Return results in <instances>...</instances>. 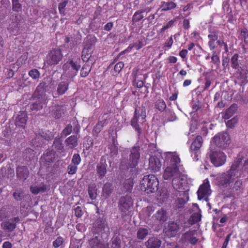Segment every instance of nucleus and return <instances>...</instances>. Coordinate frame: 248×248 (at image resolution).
<instances>
[{
    "mask_svg": "<svg viewBox=\"0 0 248 248\" xmlns=\"http://www.w3.org/2000/svg\"><path fill=\"white\" fill-rule=\"evenodd\" d=\"M23 154L25 158L29 159H31L34 156V151L31 148H27Z\"/></svg>",
    "mask_w": 248,
    "mask_h": 248,
    "instance_id": "60",
    "label": "nucleus"
},
{
    "mask_svg": "<svg viewBox=\"0 0 248 248\" xmlns=\"http://www.w3.org/2000/svg\"><path fill=\"white\" fill-rule=\"evenodd\" d=\"M155 219L160 222H164L167 219V213L165 209L161 208L159 209L154 215Z\"/></svg>",
    "mask_w": 248,
    "mask_h": 248,
    "instance_id": "33",
    "label": "nucleus"
},
{
    "mask_svg": "<svg viewBox=\"0 0 248 248\" xmlns=\"http://www.w3.org/2000/svg\"><path fill=\"white\" fill-rule=\"evenodd\" d=\"M93 229L95 233H102L106 228L105 221L100 218H97L93 224Z\"/></svg>",
    "mask_w": 248,
    "mask_h": 248,
    "instance_id": "23",
    "label": "nucleus"
},
{
    "mask_svg": "<svg viewBox=\"0 0 248 248\" xmlns=\"http://www.w3.org/2000/svg\"><path fill=\"white\" fill-rule=\"evenodd\" d=\"M203 143V139L202 136H197L193 141L191 146V151H200Z\"/></svg>",
    "mask_w": 248,
    "mask_h": 248,
    "instance_id": "29",
    "label": "nucleus"
},
{
    "mask_svg": "<svg viewBox=\"0 0 248 248\" xmlns=\"http://www.w3.org/2000/svg\"><path fill=\"white\" fill-rule=\"evenodd\" d=\"M111 248H121V239L118 236H114L111 239Z\"/></svg>",
    "mask_w": 248,
    "mask_h": 248,
    "instance_id": "51",
    "label": "nucleus"
},
{
    "mask_svg": "<svg viewBox=\"0 0 248 248\" xmlns=\"http://www.w3.org/2000/svg\"><path fill=\"white\" fill-rule=\"evenodd\" d=\"M166 107V104L163 99H158L155 103V108L159 111H163Z\"/></svg>",
    "mask_w": 248,
    "mask_h": 248,
    "instance_id": "52",
    "label": "nucleus"
},
{
    "mask_svg": "<svg viewBox=\"0 0 248 248\" xmlns=\"http://www.w3.org/2000/svg\"><path fill=\"white\" fill-rule=\"evenodd\" d=\"M80 68V64L73 59H69L62 66L63 75H66L69 78H73L77 75Z\"/></svg>",
    "mask_w": 248,
    "mask_h": 248,
    "instance_id": "7",
    "label": "nucleus"
},
{
    "mask_svg": "<svg viewBox=\"0 0 248 248\" xmlns=\"http://www.w3.org/2000/svg\"><path fill=\"white\" fill-rule=\"evenodd\" d=\"M52 246L54 248H58L61 246H64V240L62 236H58L52 243Z\"/></svg>",
    "mask_w": 248,
    "mask_h": 248,
    "instance_id": "56",
    "label": "nucleus"
},
{
    "mask_svg": "<svg viewBox=\"0 0 248 248\" xmlns=\"http://www.w3.org/2000/svg\"><path fill=\"white\" fill-rule=\"evenodd\" d=\"M88 192L91 199L93 200L96 199L97 196V189L95 184L89 185Z\"/></svg>",
    "mask_w": 248,
    "mask_h": 248,
    "instance_id": "37",
    "label": "nucleus"
},
{
    "mask_svg": "<svg viewBox=\"0 0 248 248\" xmlns=\"http://www.w3.org/2000/svg\"><path fill=\"white\" fill-rule=\"evenodd\" d=\"M140 147L139 146H135L130 149L129 159L126 158L122 159L120 167L122 170L129 169L135 168L138 164L140 158Z\"/></svg>",
    "mask_w": 248,
    "mask_h": 248,
    "instance_id": "1",
    "label": "nucleus"
},
{
    "mask_svg": "<svg viewBox=\"0 0 248 248\" xmlns=\"http://www.w3.org/2000/svg\"><path fill=\"white\" fill-rule=\"evenodd\" d=\"M12 10L16 13L22 11V5L20 3L19 0H12Z\"/></svg>",
    "mask_w": 248,
    "mask_h": 248,
    "instance_id": "49",
    "label": "nucleus"
},
{
    "mask_svg": "<svg viewBox=\"0 0 248 248\" xmlns=\"http://www.w3.org/2000/svg\"><path fill=\"white\" fill-rule=\"evenodd\" d=\"M39 135L45 140L49 141L53 139L54 134L53 132L49 130L39 129Z\"/></svg>",
    "mask_w": 248,
    "mask_h": 248,
    "instance_id": "36",
    "label": "nucleus"
},
{
    "mask_svg": "<svg viewBox=\"0 0 248 248\" xmlns=\"http://www.w3.org/2000/svg\"><path fill=\"white\" fill-rule=\"evenodd\" d=\"M66 112V109L62 105H56L52 107L51 114L56 119L61 118Z\"/></svg>",
    "mask_w": 248,
    "mask_h": 248,
    "instance_id": "16",
    "label": "nucleus"
},
{
    "mask_svg": "<svg viewBox=\"0 0 248 248\" xmlns=\"http://www.w3.org/2000/svg\"><path fill=\"white\" fill-rule=\"evenodd\" d=\"M144 17V16L143 15L142 12L140 10H137L134 14L132 18V24H134L135 23H137L139 22L141 19H142Z\"/></svg>",
    "mask_w": 248,
    "mask_h": 248,
    "instance_id": "48",
    "label": "nucleus"
},
{
    "mask_svg": "<svg viewBox=\"0 0 248 248\" xmlns=\"http://www.w3.org/2000/svg\"><path fill=\"white\" fill-rule=\"evenodd\" d=\"M182 173L180 171L178 166H168L164 172L163 178L165 180L172 179V185L174 189L180 188V181L182 180Z\"/></svg>",
    "mask_w": 248,
    "mask_h": 248,
    "instance_id": "2",
    "label": "nucleus"
},
{
    "mask_svg": "<svg viewBox=\"0 0 248 248\" xmlns=\"http://www.w3.org/2000/svg\"><path fill=\"white\" fill-rule=\"evenodd\" d=\"M232 178L226 172L220 174L217 178L218 185L223 187H227L231 182Z\"/></svg>",
    "mask_w": 248,
    "mask_h": 248,
    "instance_id": "22",
    "label": "nucleus"
},
{
    "mask_svg": "<svg viewBox=\"0 0 248 248\" xmlns=\"http://www.w3.org/2000/svg\"><path fill=\"white\" fill-rule=\"evenodd\" d=\"M239 167V164L235 162L232 164L230 170L226 171V172L229 174L230 177L232 178V177L235 176L236 173Z\"/></svg>",
    "mask_w": 248,
    "mask_h": 248,
    "instance_id": "43",
    "label": "nucleus"
},
{
    "mask_svg": "<svg viewBox=\"0 0 248 248\" xmlns=\"http://www.w3.org/2000/svg\"><path fill=\"white\" fill-rule=\"evenodd\" d=\"M35 102L32 103L31 109L32 110L38 111L43 108L46 104V99L44 96L41 95L36 98L34 97Z\"/></svg>",
    "mask_w": 248,
    "mask_h": 248,
    "instance_id": "18",
    "label": "nucleus"
},
{
    "mask_svg": "<svg viewBox=\"0 0 248 248\" xmlns=\"http://www.w3.org/2000/svg\"><path fill=\"white\" fill-rule=\"evenodd\" d=\"M159 182L155 176L153 174L145 175L143 177L140 184L141 191L147 194L155 192L158 189Z\"/></svg>",
    "mask_w": 248,
    "mask_h": 248,
    "instance_id": "3",
    "label": "nucleus"
},
{
    "mask_svg": "<svg viewBox=\"0 0 248 248\" xmlns=\"http://www.w3.org/2000/svg\"><path fill=\"white\" fill-rule=\"evenodd\" d=\"M202 215L200 213H194L191 216L188 222L189 225H192L201 220Z\"/></svg>",
    "mask_w": 248,
    "mask_h": 248,
    "instance_id": "42",
    "label": "nucleus"
},
{
    "mask_svg": "<svg viewBox=\"0 0 248 248\" xmlns=\"http://www.w3.org/2000/svg\"><path fill=\"white\" fill-rule=\"evenodd\" d=\"M69 83L68 81H63L58 84L57 93L59 95H63L69 89Z\"/></svg>",
    "mask_w": 248,
    "mask_h": 248,
    "instance_id": "30",
    "label": "nucleus"
},
{
    "mask_svg": "<svg viewBox=\"0 0 248 248\" xmlns=\"http://www.w3.org/2000/svg\"><path fill=\"white\" fill-rule=\"evenodd\" d=\"M133 205V201L130 196L126 195L120 198L118 202V208L122 213L123 217L127 215L129 210Z\"/></svg>",
    "mask_w": 248,
    "mask_h": 248,
    "instance_id": "9",
    "label": "nucleus"
},
{
    "mask_svg": "<svg viewBox=\"0 0 248 248\" xmlns=\"http://www.w3.org/2000/svg\"><path fill=\"white\" fill-rule=\"evenodd\" d=\"M53 146L55 149L58 151H62L64 148L62 140L60 138H56L54 139Z\"/></svg>",
    "mask_w": 248,
    "mask_h": 248,
    "instance_id": "55",
    "label": "nucleus"
},
{
    "mask_svg": "<svg viewBox=\"0 0 248 248\" xmlns=\"http://www.w3.org/2000/svg\"><path fill=\"white\" fill-rule=\"evenodd\" d=\"M72 131V126L71 124H68L66 127L62 130L61 135L62 137H66L70 135Z\"/></svg>",
    "mask_w": 248,
    "mask_h": 248,
    "instance_id": "61",
    "label": "nucleus"
},
{
    "mask_svg": "<svg viewBox=\"0 0 248 248\" xmlns=\"http://www.w3.org/2000/svg\"><path fill=\"white\" fill-rule=\"evenodd\" d=\"M176 3L171 1L168 2L162 1L161 5V11H169L176 8Z\"/></svg>",
    "mask_w": 248,
    "mask_h": 248,
    "instance_id": "38",
    "label": "nucleus"
},
{
    "mask_svg": "<svg viewBox=\"0 0 248 248\" xmlns=\"http://www.w3.org/2000/svg\"><path fill=\"white\" fill-rule=\"evenodd\" d=\"M197 233L196 230H189L182 235L179 243L186 246L189 244L191 245H196L198 241V239L196 237Z\"/></svg>",
    "mask_w": 248,
    "mask_h": 248,
    "instance_id": "10",
    "label": "nucleus"
},
{
    "mask_svg": "<svg viewBox=\"0 0 248 248\" xmlns=\"http://www.w3.org/2000/svg\"><path fill=\"white\" fill-rule=\"evenodd\" d=\"M237 110V105L235 104H233L222 113V118L224 120L230 119L235 113Z\"/></svg>",
    "mask_w": 248,
    "mask_h": 248,
    "instance_id": "28",
    "label": "nucleus"
},
{
    "mask_svg": "<svg viewBox=\"0 0 248 248\" xmlns=\"http://www.w3.org/2000/svg\"><path fill=\"white\" fill-rule=\"evenodd\" d=\"M210 191V186L209 184H203L200 186L197 191L198 198L202 200L208 196Z\"/></svg>",
    "mask_w": 248,
    "mask_h": 248,
    "instance_id": "26",
    "label": "nucleus"
},
{
    "mask_svg": "<svg viewBox=\"0 0 248 248\" xmlns=\"http://www.w3.org/2000/svg\"><path fill=\"white\" fill-rule=\"evenodd\" d=\"M29 75L33 79H36L40 77V72L37 69H33L29 72Z\"/></svg>",
    "mask_w": 248,
    "mask_h": 248,
    "instance_id": "63",
    "label": "nucleus"
},
{
    "mask_svg": "<svg viewBox=\"0 0 248 248\" xmlns=\"http://www.w3.org/2000/svg\"><path fill=\"white\" fill-rule=\"evenodd\" d=\"M239 55L238 54H234L231 59V67L235 71L238 70L241 67L240 66L238 62Z\"/></svg>",
    "mask_w": 248,
    "mask_h": 248,
    "instance_id": "39",
    "label": "nucleus"
},
{
    "mask_svg": "<svg viewBox=\"0 0 248 248\" xmlns=\"http://www.w3.org/2000/svg\"><path fill=\"white\" fill-rule=\"evenodd\" d=\"M46 189L47 186L45 184H42L39 186H31L30 187L31 192L34 195H37L40 192H44L46 190Z\"/></svg>",
    "mask_w": 248,
    "mask_h": 248,
    "instance_id": "41",
    "label": "nucleus"
},
{
    "mask_svg": "<svg viewBox=\"0 0 248 248\" xmlns=\"http://www.w3.org/2000/svg\"><path fill=\"white\" fill-rule=\"evenodd\" d=\"M64 142L66 146L74 148L78 145V138L77 136L72 135L66 139Z\"/></svg>",
    "mask_w": 248,
    "mask_h": 248,
    "instance_id": "35",
    "label": "nucleus"
},
{
    "mask_svg": "<svg viewBox=\"0 0 248 248\" xmlns=\"http://www.w3.org/2000/svg\"><path fill=\"white\" fill-rule=\"evenodd\" d=\"M91 248H105V245L101 237L93 236L89 242Z\"/></svg>",
    "mask_w": 248,
    "mask_h": 248,
    "instance_id": "25",
    "label": "nucleus"
},
{
    "mask_svg": "<svg viewBox=\"0 0 248 248\" xmlns=\"http://www.w3.org/2000/svg\"><path fill=\"white\" fill-rule=\"evenodd\" d=\"M183 195V197L177 199L175 202V206L176 208L179 209L184 207L185 204L189 200L187 193L184 192Z\"/></svg>",
    "mask_w": 248,
    "mask_h": 248,
    "instance_id": "31",
    "label": "nucleus"
},
{
    "mask_svg": "<svg viewBox=\"0 0 248 248\" xmlns=\"http://www.w3.org/2000/svg\"><path fill=\"white\" fill-rule=\"evenodd\" d=\"M134 185L133 179L131 177L125 180L124 183V188L125 191H131Z\"/></svg>",
    "mask_w": 248,
    "mask_h": 248,
    "instance_id": "45",
    "label": "nucleus"
},
{
    "mask_svg": "<svg viewBox=\"0 0 248 248\" xmlns=\"http://www.w3.org/2000/svg\"><path fill=\"white\" fill-rule=\"evenodd\" d=\"M244 187L243 186V181L241 179L237 180L234 183L232 187V191L237 196L243 193Z\"/></svg>",
    "mask_w": 248,
    "mask_h": 248,
    "instance_id": "34",
    "label": "nucleus"
},
{
    "mask_svg": "<svg viewBox=\"0 0 248 248\" xmlns=\"http://www.w3.org/2000/svg\"><path fill=\"white\" fill-rule=\"evenodd\" d=\"M107 164L105 158L102 157L100 161L96 166L97 173L99 176V178L101 179L105 176L107 173Z\"/></svg>",
    "mask_w": 248,
    "mask_h": 248,
    "instance_id": "17",
    "label": "nucleus"
},
{
    "mask_svg": "<svg viewBox=\"0 0 248 248\" xmlns=\"http://www.w3.org/2000/svg\"><path fill=\"white\" fill-rule=\"evenodd\" d=\"M63 54L60 48H55L51 50L46 57V62L50 66L58 64L62 59Z\"/></svg>",
    "mask_w": 248,
    "mask_h": 248,
    "instance_id": "11",
    "label": "nucleus"
},
{
    "mask_svg": "<svg viewBox=\"0 0 248 248\" xmlns=\"http://www.w3.org/2000/svg\"><path fill=\"white\" fill-rule=\"evenodd\" d=\"M160 239L155 237L149 238L145 243V245L147 248H159L161 245Z\"/></svg>",
    "mask_w": 248,
    "mask_h": 248,
    "instance_id": "27",
    "label": "nucleus"
},
{
    "mask_svg": "<svg viewBox=\"0 0 248 248\" xmlns=\"http://www.w3.org/2000/svg\"><path fill=\"white\" fill-rule=\"evenodd\" d=\"M210 161L216 167L222 166L226 162V156L221 151H212L209 154Z\"/></svg>",
    "mask_w": 248,
    "mask_h": 248,
    "instance_id": "12",
    "label": "nucleus"
},
{
    "mask_svg": "<svg viewBox=\"0 0 248 248\" xmlns=\"http://www.w3.org/2000/svg\"><path fill=\"white\" fill-rule=\"evenodd\" d=\"M27 118V114L25 111L20 112L16 119L15 124L16 126L25 128Z\"/></svg>",
    "mask_w": 248,
    "mask_h": 248,
    "instance_id": "20",
    "label": "nucleus"
},
{
    "mask_svg": "<svg viewBox=\"0 0 248 248\" xmlns=\"http://www.w3.org/2000/svg\"><path fill=\"white\" fill-rule=\"evenodd\" d=\"M20 218L19 217H16L1 223V228L7 232H12L16 227V224L19 223Z\"/></svg>",
    "mask_w": 248,
    "mask_h": 248,
    "instance_id": "14",
    "label": "nucleus"
},
{
    "mask_svg": "<svg viewBox=\"0 0 248 248\" xmlns=\"http://www.w3.org/2000/svg\"><path fill=\"white\" fill-rule=\"evenodd\" d=\"M212 142L217 146L221 148H227L231 143V138L227 132L218 133L212 139Z\"/></svg>",
    "mask_w": 248,
    "mask_h": 248,
    "instance_id": "8",
    "label": "nucleus"
},
{
    "mask_svg": "<svg viewBox=\"0 0 248 248\" xmlns=\"http://www.w3.org/2000/svg\"><path fill=\"white\" fill-rule=\"evenodd\" d=\"M148 230L146 228H140L137 232V238L139 239L143 240L148 235Z\"/></svg>",
    "mask_w": 248,
    "mask_h": 248,
    "instance_id": "54",
    "label": "nucleus"
},
{
    "mask_svg": "<svg viewBox=\"0 0 248 248\" xmlns=\"http://www.w3.org/2000/svg\"><path fill=\"white\" fill-rule=\"evenodd\" d=\"M91 70V68L88 64H84L80 70L81 77L82 78L86 77L90 73Z\"/></svg>",
    "mask_w": 248,
    "mask_h": 248,
    "instance_id": "57",
    "label": "nucleus"
},
{
    "mask_svg": "<svg viewBox=\"0 0 248 248\" xmlns=\"http://www.w3.org/2000/svg\"><path fill=\"white\" fill-rule=\"evenodd\" d=\"M212 51V56L211 60L212 62L217 65H219L220 63V58H219V52H217L215 50Z\"/></svg>",
    "mask_w": 248,
    "mask_h": 248,
    "instance_id": "53",
    "label": "nucleus"
},
{
    "mask_svg": "<svg viewBox=\"0 0 248 248\" xmlns=\"http://www.w3.org/2000/svg\"><path fill=\"white\" fill-rule=\"evenodd\" d=\"M16 171L17 177L20 179L26 180L29 175V170L26 166H17Z\"/></svg>",
    "mask_w": 248,
    "mask_h": 248,
    "instance_id": "24",
    "label": "nucleus"
},
{
    "mask_svg": "<svg viewBox=\"0 0 248 248\" xmlns=\"http://www.w3.org/2000/svg\"><path fill=\"white\" fill-rule=\"evenodd\" d=\"M112 184L109 182H107L103 187V194L107 198L110 196L112 192Z\"/></svg>",
    "mask_w": 248,
    "mask_h": 248,
    "instance_id": "40",
    "label": "nucleus"
},
{
    "mask_svg": "<svg viewBox=\"0 0 248 248\" xmlns=\"http://www.w3.org/2000/svg\"><path fill=\"white\" fill-rule=\"evenodd\" d=\"M68 3V0H63V1L59 4L58 9L61 15H64L65 8Z\"/></svg>",
    "mask_w": 248,
    "mask_h": 248,
    "instance_id": "62",
    "label": "nucleus"
},
{
    "mask_svg": "<svg viewBox=\"0 0 248 248\" xmlns=\"http://www.w3.org/2000/svg\"><path fill=\"white\" fill-rule=\"evenodd\" d=\"M105 122L104 121L98 122L93 127L92 133L93 136H97L98 134L101 131L104 126Z\"/></svg>",
    "mask_w": 248,
    "mask_h": 248,
    "instance_id": "44",
    "label": "nucleus"
},
{
    "mask_svg": "<svg viewBox=\"0 0 248 248\" xmlns=\"http://www.w3.org/2000/svg\"><path fill=\"white\" fill-rule=\"evenodd\" d=\"M149 168L154 172H158L160 170L162 164L160 159L155 156H152L149 159Z\"/></svg>",
    "mask_w": 248,
    "mask_h": 248,
    "instance_id": "19",
    "label": "nucleus"
},
{
    "mask_svg": "<svg viewBox=\"0 0 248 248\" xmlns=\"http://www.w3.org/2000/svg\"><path fill=\"white\" fill-rule=\"evenodd\" d=\"M239 39L243 40L244 43L248 45V30L247 28L243 27L240 29Z\"/></svg>",
    "mask_w": 248,
    "mask_h": 248,
    "instance_id": "46",
    "label": "nucleus"
},
{
    "mask_svg": "<svg viewBox=\"0 0 248 248\" xmlns=\"http://www.w3.org/2000/svg\"><path fill=\"white\" fill-rule=\"evenodd\" d=\"M13 197L17 201H20L24 199L25 196L24 191L21 188L16 189L13 193Z\"/></svg>",
    "mask_w": 248,
    "mask_h": 248,
    "instance_id": "50",
    "label": "nucleus"
},
{
    "mask_svg": "<svg viewBox=\"0 0 248 248\" xmlns=\"http://www.w3.org/2000/svg\"><path fill=\"white\" fill-rule=\"evenodd\" d=\"M219 31L216 28H213L209 30L208 38L209 39L208 46L210 50H214L217 47L216 43L220 47L224 46L226 52L229 51V48L227 44L224 42L223 39H218Z\"/></svg>",
    "mask_w": 248,
    "mask_h": 248,
    "instance_id": "5",
    "label": "nucleus"
},
{
    "mask_svg": "<svg viewBox=\"0 0 248 248\" xmlns=\"http://www.w3.org/2000/svg\"><path fill=\"white\" fill-rule=\"evenodd\" d=\"M46 162L50 163L53 162L55 159V155L50 151H47L43 155Z\"/></svg>",
    "mask_w": 248,
    "mask_h": 248,
    "instance_id": "58",
    "label": "nucleus"
},
{
    "mask_svg": "<svg viewBox=\"0 0 248 248\" xmlns=\"http://www.w3.org/2000/svg\"><path fill=\"white\" fill-rule=\"evenodd\" d=\"M177 21V17L174 18L172 19L168 22L164 26H163L160 30L159 33L163 34L166 30L172 28L174 23Z\"/></svg>",
    "mask_w": 248,
    "mask_h": 248,
    "instance_id": "47",
    "label": "nucleus"
},
{
    "mask_svg": "<svg viewBox=\"0 0 248 248\" xmlns=\"http://www.w3.org/2000/svg\"><path fill=\"white\" fill-rule=\"evenodd\" d=\"M183 227V222L180 219L170 221L168 225V234L170 237H174L180 232Z\"/></svg>",
    "mask_w": 248,
    "mask_h": 248,
    "instance_id": "13",
    "label": "nucleus"
},
{
    "mask_svg": "<svg viewBox=\"0 0 248 248\" xmlns=\"http://www.w3.org/2000/svg\"><path fill=\"white\" fill-rule=\"evenodd\" d=\"M233 76L241 83L245 84L247 82L248 70L241 67L235 71Z\"/></svg>",
    "mask_w": 248,
    "mask_h": 248,
    "instance_id": "15",
    "label": "nucleus"
},
{
    "mask_svg": "<svg viewBox=\"0 0 248 248\" xmlns=\"http://www.w3.org/2000/svg\"><path fill=\"white\" fill-rule=\"evenodd\" d=\"M81 161L80 155L78 154H75L72 157L71 164L78 166L79 165Z\"/></svg>",
    "mask_w": 248,
    "mask_h": 248,
    "instance_id": "64",
    "label": "nucleus"
},
{
    "mask_svg": "<svg viewBox=\"0 0 248 248\" xmlns=\"http://www.w3.org/2000/svg\"><path fill=\"white\" fill-rule=\"evenodd\" d=\"M29 54L28 52H25L19 58H18L16 63L13 64V68H16L17 70L22 65L26 63L27 60L28 58Z\"/></svg>",
    "mask_w": 248,
    "mask_h": 248,
    "instance_id": "32",
    "label": "nucleus"
},
{
    "mask_svg": "<svg viewBox=\"0 0 248 248\" xmlns=\"http://www.w3.org/2000/svg\"><path fill=\"white\" fill-rule=\"evenodd\" d=\"M146 108L144 106L139 107L135 108L130 124L135 131L137 132L139 136L141 134V129L139 123L140 124L144 123L146 121Z\"/></svg>",
    "mask_w": 248,
    "mask_h": 248,
    "instance_id": "4",
    "label": "nucleus"
},
{
    "mask_svg": "<svg viewBox=\"0 0 248 248\" xmlns=\"http://www.w3.org/2000/svg\"><path fill=\"white\" fill-rule=\"evenodd\" d=\"M91 43V46H88L87 48H85L82 51L81 58L83 61L88 62L90 59L91 55L89 52V50L92 46L95 45L96 42V38L95 37L91 38L89 40Z\"/></svg>",
    "mask_w": 248,
    "mask_h": 248,
    "instance_id": "21",
    "label": "nucleus"
},
{
    "mask_svg": "<svg viewBox=\"0 0 248 248\" xmlns=\"http://www.w3.org/2000/svg\"><path fill=\"white\" fill-rule=\"evenodd\" d=\"M80 68V64L73 59H69L62 66L63 75H66L69 78H73L77 75Z\"/></svg>",
    "mask_w": 248,
    "mask_h": 248,
    "instance_id": "6",
    "label": "nucleus"
},
{
    "mask_svg": "<svg viewBox=\"0 0 248 248\" xmlns=\"http://www.w3.org/2000/svg\"><path fill=\"white\" fill-rule=\"evenodd\" d=\"M170 155V163L172 164V166H177L180 162V158L179 156L175 154L169 153Z\"/></svg>",
    "mask_w": 248,
    "mask_h": 248,
    "instance_id": "59",
    "label": "nucleus"
}]
</instances>
